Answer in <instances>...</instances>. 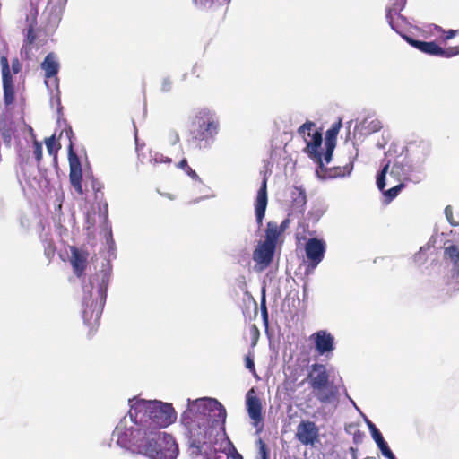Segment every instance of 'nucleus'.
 Instances as JSON below:
<instances>
[{
	"instance_id": "c85d7f7f",
	"label": "nucleus",
	"mask_w": 459,
	"mask_h": 459,
	"mask_svg": "<svg viewBox=\"0 0 459 459\" xmlns=\"http://www.w3.org/2000/svg\"><path fill=\"white\" fill-rule=\"evenodd\" d=\"M257 446L259 448L257 459H268V453L264 442L262 439H258Z\"/></svg>"
},
{
	"instance_id": "c756f323",
	"label": "nucleus",
	"mask_w": 459,
	"mask_h": 459,
	"mask_svg": "<svg viewBox=\"0 0 459 459\" xmlns=\"http://www.w3.org/2000/svg\"><path fill=\"white\" fill-rule=\"evenodd\" d=\"M317 394H316L317 399L321 402V403H328L330 402L331 400V397H332V394L326 392V391H324L323 389H320V390H317Z\"/></svg>"
},
{
	"instance_id": "a878e982",
	"label": "nucleus",
	"mask_w": 459,
	"mask_h": 459,
	"mask_svg": "<svg viewBox=\"0 0 459 459\" xmlns=\"http://www.w3.org/2000/svg\"><path fill=\"white\" fill-rule=\"evenodd\" d=\"M388 169H389V164H385L382 169V171L380 172V174L377 176V187L383 191L385 186V175L388 171Z\"/></svg>"
},
{
	"instance_id": "aec40b11",
	"label": "nucleus",
	"mask_w": 459,
	"mask_h": 459,
	"mask_svg": "<svg viewBox=\"0 0 459 459\" xmlns=\"http://www.w3.org/2000/svg\"><path fill=\"white\" fill-rule=\"evenodd\" d=\"M363 126L368 134L378 132L382 128V122L379 119H366L363 122Z\"/></svg>"
},
{
	"instance_id": "5701e85b",
	"label": "nucleus",
	"mask_w": 459,
	"mask_h": 459,
	"mask_svg": "<svg viewBox=\"0 0 459 459\" xmlns=\"http://www.w3.org/2000/svg\"><path fill=\"white\" fill-rule=\"evenodd\" d=\"M341 127H342V121L339 120L338 123H336L335 125H333V126L329 130H327L325 141H331V143H335L336 136H337Z\"/></svg>"
},
{
	"instance_id": "ddd939ff",
	"label": "nucleus",
	"mask_w": 459,
	"mask_h": 459,
	"mask_svg": "<svg viewBox=\"0 0 459 459\" xmlns=\"http://www.w3.org/2000/svg\"><path fill=\"white\" fill-rule=\"evenodd\" d=\"M267 180L264 178L263 179L262 185L257 191L255 202V217L257 223L259 225L262 224L263 220L265 215V211L267 207Z\"/></svg>"
},
{
	"instance_id": "a19ab883",
	"label": "nucleus",
	"mask_w": 459,
	"mask_h": 459,
	"mask_svg": "<svg viewBox=\"0 0 459 459\" xmlns=\"http://www.w3.org/2000/svg\"><path fill=\"white\" fill-rule=\"evenodd\" d=\"M350 401H351V403L353 404V406H354L357 410H359V408L357 407V405H356L355 402H354L352 399H351V398H350Z\"/></svg>"
},
{
	"instance_id": "f3484780",
	"label": "nucleus",
	"mask_w": 459,
	"mask_h": 459,
	"mask_svg": "<svg viewBox=\"0 0 459 459\" xmlns=\"http://www.w3.org/2000/svg\"><path fill=\"white\" fill-rule=\"evenodd\" d=\"M41 69L44 71L45 77L50 79L55 77L59 70V63L54 53H49L41 63Z\"/></svg>"
},
{
	"instance_id": "412c9836",
	"label": "nucleus",
	"mask_w": 459,
	"mask_h": 459,
	"mask_svg": "<svg viewBox=\"0 0 459 459\" xmlns=\"http://www.w3.org/2000/svg\"><path fill=\"white\" fill-rule=\"evenodd\" d=\"M445 215L448 222L453 226L459 225V213H455L454 209L451 205H447L445 208Z\"/></svg>"
},
{
	"instance_id": "20e7f679",
	"label": "nucleus",
	"mask_w": 459,
	"mask_h": 459,
	"mask_svg": "<svg viewBox=\"0 0 459 459\" xmlns=\"http://www.w3.org/2000/svg\"><path fill=\"white\" fill-rule=\"evenodd\" d=\"M218 132L219 119L213 111L203 108L195 114L191 125V135L196 146L208 147Z\"/></svg>"
},
{
	"instance_id": "4be33fe9",
	"label": "nucleus",
	"mask_w": 459,
	"mask_h": 459,
	"mask_svg": "<svg viewBox=\"0 0 459 459\" xmlns=\"http://www.w3.org/2000/svg\"><path fill=\"white\" fill-rule=\"evenodd\" d=\"M376 444L377 445L378 448L380 449L382 455L388 458V459H396L393 452L388 447L387 443L385 441L384 438H381L380 440H377Z\"/></svg>"
},
{
	"instance_id": "6e6552de",
	"label": "nucleus",
	"mask_w": 459,
	"mask_h": 459,
	"mask_svg": "<svg viewBox=\"0 0 459 459\" xmlns=\"http://www.w3.org/2000/svg\"><path fill=\"white\" fill-rule=\"evenodd\" d=\"M246 407L248 416L252 420V425L256 429V433H260L264 428L262 403L253 388L247 393Z\"/></svg>"
},
{
	"instance_id": "39448f33",
	"label": "nucleus",
	"mask_w": 459,
	"mask_h": 459,
	"mask_svg": "<svg viewBox=\"0 0 459 459\" xmlns=\"http://www.w3.org/2000/svg\"><path fill=\"white\" fill-rule=\"evenodd\" d=\"M299 133L302 134L307 143L305 152L315 162L319 164L320 168L323 167L324 161L327 164L331 161L335 143H331V141H325L326 151L324 157H322V153L319 151L322 144V134L315 128L313 123L302 125L299 129Z\"/></svg>"
},
{
	"instance_id": "4c0bfd02",
	"label": "nucleus",
	"mask_w": 459,
	"mask_h": 459,
	"mask_svg": "<svg viewBox=\"0 0 459 459\" xmlns=\"http://www.w3.org/2000/svg\"><path fill=\"white\" fill-rule=\"evenodd\" d=\"M178 167H179L180 169H185V170L186 171L187 167H189V166L187 165V161H186V160H185V159H184V160H182L178 163Z\"/></svg>"
},
{
	"instance_id": "72a5a7b5",
	"label": "nucleus",
	"mask_w": 459,
	"mask_h": 459,
	"mask_svg": "<svg viewBox=\"0 0 459 459\" xmlns=\"http://www.w3.org/2000/svg\"><path fill=\"white\" fill-rule=\"evenodd\" d=\"M297 191L299 192V198H298V203L299 204H304L305 201H306V195H305V193L301 190H299L297 189Z\"/></svg>"
},
{
	"instance_id": "473e14b6",
	"label": "nucleus",
	"mask_w": 459,
	"mask_h": 459,
	"mask_svg": "<svg viewBox=\"0 0 459 459\" xmlns=\"http://www.w3.org/2000/svg\"><path fill=\"white\" fill-rule=\"evenodd\" d=\"M171 85H172L171 81L169 78H165L162 81V84H161L162 91H165V92L169 91L171 89Z\"/></svg>"
},
{
	"instance_id": "f03ea898",
	"label": "nucleus",
	"mask_w": 459,
	"mask_h": 459,
	"mask_svg": "<svg viewBox=\"0 0 459 459\" xmlns=\"http://www.w3.org/2000/svg\"><path fill=\"white\" fill-rule=\"evenodd\" d=\"M226 417V409L216 399H187L180 423L191 446L190 455H195V459H206L204 454L212 450L216 453L219 449L226 454V459H242L230 439L225 437Z\"/></svg>"
},
{
	"instance_id": "c9c22d12",
	"label": "nucleus",
	"mask_w": 459,
	"mask_h": 459,
	"mask_svg": "<svg viewBox=\"0 0 459 459\" xmlns=\"http://www.w3.org/2000/svg\"><path fill=\"white\" fill-rule=\"evenodd\" d=\"M457 31L456 30H450L446 32V39H450L452 38H454L455 35H456Z\"/></svg>"
},
{
	"instance_id": "423d86ee",
	"label": "nucleus",
	"mask_w": 459,
	"mask_h": 459,
	"mask_svg": "<svg viewBox=\"0 0 459 459\" xmlns=\"http://www.w3.org/2000/svg\"><path fill=\"white\" fill-rule=\"evenodd\" d=\"M0 65L2 68L4 102L6 105H10L14 101V86L11 73L13 72L14 74L20 73L22 64L18 58H13L12 60V68H10L7 57L2 56Z\"/></svg>"
},
{
	"instance_id": "1a4fd4ad",
	"label": "nucleus",
	"mask_w": 459,
	"mask_h": 459,
	"mask_svg": "<svg viewBox=\"0 0 459 459\" xmlns=\"http://www.w3.org/2000/svg\"><path fill=\"white\" fill-rule=\"evenodd\" d=\"M295 437L302 445L314 446L319 442V428L314 421L301 420L297 426Z\"/></svg>"
},
{
	"instance_id": "9b49d317",
	"label": "nucleus",
	"mask_w": 459,
	"mask_h": 459,
	"mask_svg": "<svg viewBox=\"0 0 459 459\" xmlns=\"http://www.w3.org/2000/svg\"><path fill=\"white\" fill-rule=\"evenodd\" d=\"M69 166L70 174L69 178L72 186L77 192L78 195L83 194L82 186V169L78 157L74 154L72 150V145L69 146Z\"/></svg>"
},
{
	"instance_id": "7c9ffc66",
	"label": "nucleus",
	"mask_w": 459,
	"mask_h": 459,
	"mask_svg": "<svg viewBox=\"0 0 459 459\" xmlns=\"http://www.w3.org/2000/svg\"><path fill=\"white\" fill-rule=\"evenodd\" d=\"M33 146H34V151H33L34 156H35L37 161L39 162L42 158V145L39 142L35 141Z\"/></svg>"
},
{
	"instance_id": "9d476101",
	"label": "nucleus",
	"mask_w": 459,
	"mask_h": 459,
	"mask_svg": "<svg viewBox=\"0 0 459 459\" xmlns=\"http://www.w3.org/2000/svg\"><path fill=\"white\" fill-rule=\"evenodd\" d=\"M305 252L309 261L308 266L314 270L325 256V242L323 239L312 238L307 241Z\"/></svg>"
},
{
	"instance_id": "7ed1b4c3",
	"label": "nucleus",
	"mask_w": 459,
	"mask_h": 459,
	"mask_svg": "<svg viewBox=\"0 0 459 459\" xmlns=\"http://www.w3.org/2000/svg\"><path fill=\"white\" fill-rule=\"evenodd\" d=\"M109 278L110 269L107 265L92 276L89 283L83 285V319L91 326L98 324L102 314Z\"/></svg>"
},
{
	"instance_id": "f8f14e48",
	"label": "nucleus",
	"mask_w": 459,
	"mask_h": 459,
	"mask_svg": "<svg viewBox=\"0 0 459 459\" xmlns=\"http://www.w3.org/2000/svg\"><path fill=\"white\" fill-rule=\"evenodd\" d=\"M328 378L329 376L325 365L315 363L310 367L308 379L314 390L324 389L328 383Z\"/></svg>"
},
{
	"instance_id": "6ab92c4d",
	"label": "nucleus",
	"mask_w": 459,
	"mask_h": 459,
	"mask_svg": "<svg viewBox=\"0 0 459 459\" xmlns=\"http://www.w3.org/2000/svg\"><path fill=\"white\" fill-rule=\"evenodd\" d=\"M445 257L447 258L454 265L455 269L459 272V247L455 245H450L445 248Z\"/></svg>"
},
{
	"instance_id": "4468645a",
	"label": "nucleus",
	"mask_w": 459,
	"mask_h": 459,
	"mask_svg": "<svg viewBox=\"0 0 459 459\" xmlns=\"http://www.w3.org/2000/svg\"><path fill=\"white\" fill-rule=\"evenodd\" d=\"M275 247L267 243H261L257 246L253 254V259L261 265L260 270L267 267L273 256Z\"/></svg>"
},
{
	"instance_id": "dca6fc26",
	"label": "nucleus",
	"mask_w": 459,
	"mask_h": 459,
	"mask_svg": "<svg viewBox=\"0 0 459 459\" xmlns=\"http://www.w3.org/2000/svg\"><path fill=\"white\" fill-rule=\"evenodd\" d=\"M87 254L75 247H71L70 262L75 274L80 276L86 267Z\"/></svg>"
},
{
	"instance_id": "f704fd0d",
	"label": "nucleus",
	"mask_w": 459,
	"mask_h": 459,
	"mask_svg": "<svg viewBox=\"0 0 459 459\" xmlns=\"http://www.w3.org/2000/svg\"><path fill=\"white\" fill-rule=\"evenodd\" d=\"M188 176H190L192 178L194 179H198V175L196 174V172L195 170H193L190 167H187V169L186 171Z\"/></svg>"
},
{
	"instance_id": "ea45409f",
	"label": "nucleus",
	"mask_w": 459,
	"mask_h": 459,
	"mask_svg": "<svg viewBox=\"0 0 459 459\" xmlns=\"http://www.w3.org/2000/svg\"><path fill=\"white\" fill-rule=\"evenodd\" d=\"M215 459H226V454H224L223 455H218L215 456Z\"/></svg>"
},
{
	"instance_id": "e433bc0d",
	"label": "nucleus",
	"mask_w": 459,
	"mask_h": 459,
	"mask_svg": "<svg viewBox=\"0 0 459 459\" xmlns=\"http://www.w3.org/2000/svg\"><path fill=\"white\" fill-rule=\"evenodd\" d=\"M458 54H459V45L457 47L451 48V50L448 53L449 56H456Z\"/></svg>"
},
{
	"instance_id": "0eeeda50",
	"label": "nucleus",
	"mask_w": 459,
	"mask_h": 459,
	"mask_svg": "<svg viewBox=\"0 0 459 459\" xmlns=\"http://www.w3.org/2000/svg\"><path fill=\"white\" fill-rule=\"evenodd\" d=\"M318 356L330 358L335 349V338L326 330H319L309 336Z\"/></svg>"
},
{
	"instance_id": "393cba45",
	"label": "nucleus",
	"mask_w": 459,
	"mask_h": 459,
	"mask_svg": "<svg viewBox=\"0 0 459 459\" xmlns=\"http://www.w3.org/2000/svg\"><path fill=\"white\" fill-rule=\"evenodd\" d=\"M403 4H404V0H395V3L393 4V6L388 8V13H387V19L389 20V23L391 24V26L393 27V24H392V22H391V16H392V13H397L398 12H400L403 6Z\"/></svg>"
},
{
	"instance_id": "2eb2a0df",
	"label": "nucleus",
	"mask_w": 459,
	"mask_h": 459,
	"mask_svg": "<svg viewBox=\"0 0 459 459\" xmlns=\"http://www.w3.org/2000/svg\"><path fill=\"white\" fill-rule=\"evenodd\" d=\"M407 41L415 47L416 48L420 49V51L432 55V56H446V57H451L452 56H449L448 53L451 50V48L447 49H443L441 47H439L435 42H423L419 40H414L411 39H407Z\"/></svg>"
},
{
	"instance_id": "a211bd4d",
	"label": "nucleus",
	"mask_w": 459,
	"mask_h": 459,
	"mask_svg": "<svg viewBox=\"0 0 459 459\" xmlns=\"http://www.w3.org/2000/svg\"><path fill=\"white\" fill-rule=\"evenodd\" d=\"M280 235V230L278 229V225L275 222H268L267 229L265 232V240L264 243L272 245L275 247L276 241Z\"/></svg>"
},
{
	"instance_id": "79ce46f5",
	"label": "nucleus",
	"mask_w": 459,
	"mask_h": 459,
	"mask_svg": "<svg viewBox=\"0 0 459 459\" xmlns=\"http://www.w3.org/2000/svg\"><path fill=\"white\" fill-rule=\"evenodd\" d=\"M229 1H230V0H223V2H226V3H228Z\"/></svg>"
},
{
	"instance_id": "cd10ccee",
	"label": "nucleus",
	"mask_w": 459,
	"mask_h": 459,
	"mask_svg": "<svg viewBox=\"0 0 459 459\" xmlns=\"http://www.w3.org/2000/svg\"><path fill=\"white\" fill-rule=\"evenodd\" d=\"M403 187V184L397 185L395 186L391 187L387 191L384 192L385 196L387 198L388 202L393 200L398 193L401 191V189Z\"/></svg>"
},
{
	"instance_id": "f257e3e1",
	"label": "nucleus",
	"mask_w": 459,
	"mask_h": 459,
	"mask_svg": "<svg viewBox=\"0 0 459 459\" xmlns=\"http://www.w3.org/2000/svg\"><path fill=\"white\" fill-rule=\"evenodd\" d=\"M130 410L117 425L112 438L121 447L149 459H177L178 446L174 437L160 432L178 418L173 405L160 400L133 398Z\"/></svg>"
},
{
	"instance_id": "bb28decb",
	"label": "nucleus",
	"mask_w": 459,
	"mask_h": 459,
	"mask_svg": "<svg viewBox=\"0 0 459 459\" xmlns=\"http://www.w3.org/2000/svg\"><path fill=\"white\" fill-rule=\"evenodd\" d=\"M45 143L49 155H55L58 150V146L56 143L55 136L53 135L49 138H47Z\"/></svg>"
},
{
	"instance_id": "2f4dec72",
	"label": "nucleus",
	"mask_w": 459,
	"mask_h": 459,
	"mask_svg": "<svg viewBox=\"0 0 459 459\" xmlns=\"http://www.w3.org/2000/svg\"><path fill=\"white\" fill-rule=\"evenodd\" d=\"M245 366L251 372H253V373L255 372V362H254L253 358H251L250 356H246V358H245Z\"/></svg>"
},
{
	"instance_id": "58836bf2",
	"label": "nucleus",
	"mask_w": 459,
	"mask_h": 459,
	"mask_svg": "<svg viewBox=\"0 0 459 459\" xmlns=\"http://www.w3.org/2000/svg\"><path fill=\"white\" fill-rule=\"evenodd\" d=\"M154 160H155V162H163V161L170 162V159L166 158V160H164L162 155H160V158L159 157H155Z\"/></svg>"
},
{
	"instance_id": "b1692460",
	"label": "nucleus",
	"mask_w": 459,
	"mask_h": 459,
	"mask_svg": "<svg viewBox=\"0 0 459 459\" xmlns=\"http://www.w3.org/2000/svg\"><path fill=\"white\" fill-rule=\"evenodd\" d=\"M365 422L368 425L372 438L374 439L375 442H377V440H380L381 438H383L382 434L372 421H370L368 418H365Z\"/></svg>"
}]
</instances>
